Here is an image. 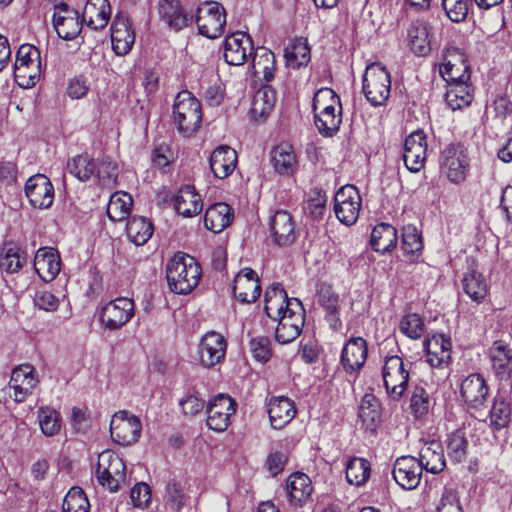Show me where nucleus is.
<instances>
[{"mask_svg":"<svg viewBox=\"0 0 512 512\" xmlns=\"http://www.w3.org/2000/svg\"><path fill=\"white\" fill-rule=\"evenodd\" d=\"M201 267L190 255L178 252L166 265L169 289L176 294H188L199 283Z\"/></svg>","mask_w":512,"mask_h":512,"instance_id":"f257e3e1","label":"nucleus"},{"mask_svg":"<svg viewBox=\"0 0 512 512\" xmlns=\"http://www.w3.org/2000/svg\"><path fill=\"white\" fill-rule=\"evenodd\" d=\"M314 123L324 137L336 134L342 123L339 97L331 89L319 90L313 98Z\"/></svg>","mask_w":512,"mask_h":512,"instance_id":"f03ea898","label":"nucleus"},{"mask_svg":"<svg viewBox=\"0 0 512 512\" xmlns=\"http://www.w3.org/2000/svg\"><path fill=\"white\" fill-rule=\"evenodd\" d=\"M202 122V110L199 100L189 91L179 92L173 104V123L185 137L192 136Z\"/></svg>","mask_w":512,"mask_h":512,"instance_id":"7ed1b4c3","label":"nucleus"},{"mask_svg":"<svg viewBox=\"0 0 512 512\" xmlns=\"http://www.w3.org/2000/svg\"><path fill=\"white\" fill-rule=\"evenodd\" d=\"M363 93L372 106H382L391 92L390 73L379 62L367 66L363 75Z\"/></svg>","mask_w":512,"mask_h":512,"instance_id":"20e7f679","label":"nucleus"},{"mask_svg":"<svg viewBox=\"0 0 512 512\" xmlns=\"http://www.w3.org/2000/svg\"><path fill=\"white\" fill-rule=\"evenodd\" d=\"M96 477L101 486L117 492L126 482V465L113 451H103L98 456Z\"/></svg>","mask_w":512,"mask_h":512,"instance_id":"39448f33","label":"nucleus"},{"mask_svg":"<svg viewBox=\"0 0 512 512\" xmlns=\"http://www.w3.org/2000/svg\"><path fill=\"white\" fill-rule=\"evenodd\" d=\"M382 378L387 395L393 400H400L407 390L410 371L402 357L392 355L385 358Z\"/></svg>","mask_w":512,"mask_h":512,"instance_id":"423d86ee","label":"nucleus"},{"mask_svg":"<svg viewBox=\"0 0 512 512\" xmlns=\"http://www.w3.org/2000/svg\"><path fill=\"white\" fill-rule=\"evenodd\" d=\"M275 339L280 344L294 341L302 332L305 322V310L301 301L294 299L288 303L287 311L276 320Z\"/></svg>","mask_w":512,"mask_h":512,"instance_id":"0eeeda50","label":"nucleus"},{"mask_svg":"<svg viewBox=\"0 0 512 512\" xmlns=\"http://www.w3.org/2000/svg\"><path fill=\"white\" fill-rule=\"evenodd\" d=\"M469 157L461 144H449L441 152L440 168L448 180L454 184L462 183L468 174Z\"/></svg>","mask_w":512,"mask_h":512,"instance_id":"6e6552de","label":"nucleus"},{"mask_svg":"<svg viewBox=\"0 0 512 512\" xmlns=\"http://www.w3.org/2000/svg\"><path fill=\"white\" fill-rule=\"evenodd\" d=\"M196 24L201 35L213 39L219 37L226 25L224 8L217 2H206L196 11Z\"/></svg>","mask_w":512,"mask_h":512,"instance_id":"1a4fd4ad","label":"nucleus"},{"mask_svg":"<svg viewBox=\"0 0 512 512\" xmlns=\"http://www.w3.org/2000/svg\"><path fill=\"white\" fill-rule=\"evenodd\" d=\"M362 198L354 185L342 186L334 197V212L344 225H353L360 213Z\"/></svg>","mask_w":512,"mask_h":512,"instance_id":"9d476101","label":"nucleus"},{"mask_svg":"<svg viewBox=\"0 0 512 512\" xmlns=\"http://www.w3.org/2000/svg\"><path fill=\"white\" fill-rule=\"evenodd\" d=\"M237 403L227 394L214 396L207 404V426L217 432L225 431L236 413Z\"/></svg>","mask_w":512,"mask_h":512,"instance_id":"9b49d317","label":"nucleus"},{"mask_svg":"<svg viewBox=\"0 0 512 512\" xmlns=\"http://www.w3.org/2000/svg\"><path fill=\"white\" fill-rule=\"evenodd\" d=\"M133 315V300L120 297L110 301L101 309L99 320L106 329L115 331L126 325Z\"/></svg>","mask_w":512,"mask_h":512,"instance_id":"f8f14e48","label":"nucleus"},{"mask_svg":"<svg viewBox=\"0 0 512 512\" xmlns=\"http://www.w3.org/2000/svg\"><path fill=\"white\" fill-rule=\"evenodd\" d=\"M53 26L60 38L72 40L80 34L83 20L77 10L59 3L54 7Z\"/></svg>","mask_w":512,"mask_h":512,"instance_id":"ddd939ff","label":"nucleus"},{"mask_svg":"<svg viewBox=\"0 0 512 512\" xmlns=\"http://www.w3.org/2000/svg\"><path fill=\"white\" fill-rule=\"evenodd\" d=\"M141 423L138 417H127L126 412L116 413L110 423L112 440L122 446L135 443L141 433Z\"/></svg>","mask_w":512,"mask_h":512,"instance_id":"4468645a","label":"nucleus"},{"mask_svg":"<svg viewBox=\"0 0 512 512\" xmlns=\"http://www.w3.org/2000/svg\"><path fill=\"white\" fill-rule=\"evenodd\" d=\"M25 195L34 208L47 209L54 201V186L44 174H35L25 183Z\"/></svg>","mask_w":512,"mask_h":512,"instance_id":"2eb2a0df","label":"nucleus"},{"mask_svg":"<svg viewBox=\"0 0 512 512\" xmlns=\"http://www.w3.org/2000/svg\"><path fill=\"white\" fill-rule=\"evenodd\" d=\"M427 156V136L422 130L409 134L404 142L403 160L406 168L419 172L425 164Z\"/></svg>","mask_w":512,"mask_h":512,"instance_id":"dca6fc26","label":"nucleus"},{"mask_svg":"<svg viewBox=\"0 0 512 512\" xmlns=\"http://www.w3.org/2000/svg\"><path fill=\"white\" fill-rule=\"evenodd\" d=\"M41 67L40 51L37 47L31 44H23L17 51L15 61V77L28 78L32 85L38 78Z\"/></svg>","mask_w":512,"mask_h":512,"instance_id":"f3484780","label":"nucleus"},{"mask_svg":"<svg viewBox=\"0 0 512 512\" xmlns=\"http://www.w3.org/2000/svg\"><path fill=\"white\" fill-rule=\"evenodd\" d=\"M253 51L252 39L244 32H234L224 41V59L229 65H243Z\"/></svg>","mask_w":512,"mask_h":512,"instance_id":"a211bd4d","label":"nucleus"},{"mask_svg":"<svg viewBox=\"0 0 512 512\" xmlns=\"http://www.w3.org/2000/svg\"><path fill=\"white\" fill-rule=\"evenodd\" d=\"M392 475L395 482L405 490H413L420 484L422 469L418 459L413 456L398 457L393 465Z\"/></svg>","mask_w":512,"mask_h":512,"instance_id":"6ab92c4d","label":"nucleus"},{"mask_svg":"<svg viewBox=\"0 0 512 512\" xmlns=\"http://www.w3.org/2000/svg\"><path fill=\"white\" fill-rule=\"evenodd\" d=\"M488 392L486 381L480 374H470L461 383L460 394L469 410L484 408Z\"/></svg>","mask_w":512,"mask_h":512,"instance_id":"aec40b11","label":"nucleus"},{"mask_svg":"<svg viewBox=\"0 0 512 512\" xmlns=\"http://www.w3.org/2000/svg\"><path fill=\"white\" fill-rule=\"evenodd\" d=\"M367 356L366 340L362 337H351L341 351L340 364L346 373L357 374L364 366Z\"/></svg>","mask_w":512,"mask_h":512,"instance_id":"412c9836","label":"nucleus"},{"mask_svg":"<svg viewBox=\"0 0 512 512\" xmlns=\"http://www.w3.org/2000/svg\"><path fill=\"white\" fill-rule=\"evenodd\" d=\"M226 347V340L220 333L207 332L199 344L201 364L209 368L220 363L225 357Z\"/></svg>","mask_w":512,"mask_h":512,"instance_id":"4be33fe9","label":"nucleus"},{"mask_svg":"<svg viewBox=\"0 0 512 512\" xmlns=\"http://www.w3.org/2000/svg\"><path fill=\"white\" fill-rule=\"evenodd\" d=\"M111 42L117 55H126L135 42V32L130 19L122 13L116 15L112 22Z\"/></svg>","mask_w":512,"mask_h":512,"instance_id":"5701e85b","label":"nucleus"},{"mask_svg":"<svg viewBox=\"0 0 512 512\" xmlns=\"http://www.w3.org/2000/svg\"><path fill=\"white\" fill-rule=\"evenodd\" d=\"M269 228L273 241L278 246H289L297 237L293 217L286 210H277L273 214Z\"/></svg>","mask_w":512,"mask_h":512,"instance_id":"b1692460","label":"nucleus"},{"mask_svg":"<svg viewBox=\"0 0 512 512\" xmlns=\"http://www.w3.org/2000/svg\"><path fill=\"white\" fill-rule=\"evenodd\" d=\"M233 293L242 303L255 302L261 294V286L256 272L251 268H244L234 279Z\"/></svg>","mask_w":512,"mask_h":512,"instance_id":"393cba45","label":"nucleus"},{"mask_svg":"<svg viewBox=\"0 0 512 512\" xmlns=\"http://www.w3.org/2000/svg\"><path fill=\"white\" fill-rule=\"evenodd\" d=\"M489 355L492 368L498 379L512 387V350L509 344L502 340L495 341L489 349Z\"/></svg>","mask_w":512,"mask_h":512,"instance_id":"a878e982","label":"nucleus"},{"mask_svg":"<svg viewBox=\"0 0 512 512\" xmlns=\"http://www.w3.org/2000/svg\"><path fill=\"white\" fill-rule=\"evenodd\" d=\"M37 383L33 366L23 364L14 368L9 381V387L14 391V400L18 403L23 402L32 393Z\"/></svg>","mask_w":512,"mask_h":512,"instance_id":"bb28decb","label":"nucleus"},{"mask_svg":"<svg viewBox=\"0 0 512 512\" xmlns=\"http://www.w3.org/2000/svg\"><path fill=\"white\" fill-rule=\"evenodd\" d=\"M34 268L39 277L45 282L54 280L61 269L58 250L52 247L39 248L34 257Z\"/></svg>","mask_w":512,"mask_h":512,"instance_id":"cd10ccee","label":"nucleus"},{"mask_svg":"<svg viewBox=\"0 0 512 512\" xmlns=\"http://www.w3.org/2000/svg\"><path fill=\"white\" fill-rule=\"evenodd\" d=\"M297 413L294 401L286 396L272 397L268 403V415L274 429H282Z\"/></svg>","mask_w":512,"mask_h":512,"instance_id":"c85d7f7f","label":"nucleus"},{"mask_svg":"<svg viewBox=\"0 0 512 512\" xmlns=\"http://www.w3.org/2000/svg\"><path fill=\"white\" fill-rule=\"evenodd\" d=\"M111 16V6L108 0H87L83 10L82 20L88 28L104 29Z\"/></svg>","mask_w":512,"mask_h":512,"instance_id":"c756f323","label":"nucleus"},{"mask_svg":"<svg viewBox=\"0 0 512 512\" xmlns=\"http://www.w3.org/2000/svg\"><path fill=\"white\" fill-rule=\"evenodd\" d=\"M209 162L214 176L219 179H224L235 170L237 165V153L230 146L221 145L212 152Z\"/></svg>","mask_w":512,"mask_h":512,"instance_id":"7c9ffc66","label":"nucleus"},{"mask_svg":"<svg viewBox=\"0 0 512 512\" xmlns=\"http://www.w3.org/2000/svg\"><path fill=\"white\" fill-rule=\"evenodd\" d=\"M427 362L432 367H439L451 359V340L444 334H434L424 341Z\"/></svg>","mask_w":512,"mask_h":512,"instance_id":"2f4dec72","label":"nucleus"},{"mask_svg":"<svg viewBox=\"0 0 512 512\" xmlns=\"http://www.w3.org/2000/svg\"><path fill=\"white\" fill-rule=\"evenodd\" d=\"M408 41L411 51L416 56H427L431 52L430 26L423 20H414L408 30Z\"/></svg>","mask_w":512,"mask_h":512,"instance_id":"473e14b6","label":"nucleus"},{"mask_svg":"<svg viewBox=\"0 0 512 512\" xmlns=\"http://www.w3.org/2000/svg\"><path fill=\"white\" fill-rule=\"evenodd\" d=\"M318 302L325 310V318L329 323V326L334 330L338 331L342 322L339 318V296L336 294L331 285L322 283L317 290Z\"/></svg>","mask_w":512,"mask_h":512,"instance_id":"72a5a7b5","label":"nucleus"},{"mask_svg":"<svg viewBox=\"0 0 512 512\" xmlns=\"http://www.w3.org/2000/svg\"><path fill=\"white\" fill-rule=\"evenodd\" d=\"M418 463L421 469L427 472L438 474L446 466L444 451L441 444L437 441L425 442L419 452Z\"/></svg>","mask_w":512,"mask_h":512,"instance_id":"f704fd0d","label":"nucleus"},{"mask_svg":"<svg viewBox=\"0 0 512 512\" xmlns=\"http://www.w3.org/2000/svg\"><path fill=\"white\" fill-rule=\"evenodd\" d=\"M174 208L178 214L184 217L198 215L203 208L200 195L191 185L181 187L174 197Z\"/></svg>","mask_w":512,"mask_h":512,"instance_id":"c9c22d12","label":"nucleus"},{"mask_svg":"<svg viewBox=\"0 0 512 512\" xmlns=\"http://www.w3.org/2000/svg\"><path fill=\"white\" fill-rule=\"evenodd\" d=\"M233 219V209L224 202H218L212 204L206 210L204 224L213 233H220L232 223Z\"/></svg>","mask_w":512,"mask_h":512,"instance_id":"e433bc0d","label":"nucleus"},{"mask_svg":"<svg viewBox=\"0 0 512 512\" xmlns=\"http://www.w3.org/2000/svg\"><path fill=\"white\" fill-rule=\"evenodd\" d=\"M295 298H288L287 292L280 283L272 284L265 292L264 311L273 321L287 311L288 303Z\"/></svg>","mask_w":512,"mask_h":512,"instance_id":"4c0bfd02","label":"nucleus"},{"mask_svg":"<svg viewBox=\"0 0 512 512\" xmlns=\"http://www.w3.org/2000/svg\"><path fill=\"white\" fill-rule=\"evenodd\" d=\"M271 163L276 172L281 175H292L297 166V159L293 147L288 143L275 146L270 153Z\"/></svg>","mask_w":512,"mask_h":512,"instance_id":"58836bf2","label":"nucleus"},{"mask_svg":"<svg viewBox=\"0 0 512 512\" xmlns=\"http://www.w3.org/2000/svg\"><path fill=\"white\" fill-rule=\"evenodd\" d=\"M370 244L376 252L392 251L397 245L396 228L388 223L377 224L371 232Z\"/></svg>","mask_w":512,"mask_h":512,"instance_id":"ea45409f","label":"nucleus"},{"mask_svg":"<svg viewBox=\"0 0 512 512\" xmlns=\"http://www.w3.org/2000/svg\"><path fill=\"white\" fill-rule=\"evenodd\" d=\"M158 12L161 19L172 29L180 30L187 26V16L179 0H159Z\"/></svg>","mask_w":512,"mask_h":512,"instance_id":"a19ab883","label":"nucleus"},{"mask_svg":"<svg viewBox=\"0 0 512 512\" xmlns=\"http://www.w3.org/2000/svg\"><path fill=\"white\" fill-rule=\"evenodd\" d=\"M27 258L21 248L14 242H5L0 252V268L7 273H17L26 263Z\"/></svg>","mask_w":512,"mask_h":512,"instance_id":"79ce46f5","label":"nucleus"},{"mask_svg":"<svg viewBox=\"0 0 512 512\" xmlns=\"http://www.w3.org/2000/svg\"><path fill=\"white\" fill-rule=\"evenodd\" d=\"M312 489L310 478L304 473L293 474L287 480L286 492L291 503L305 502L311 495Z\"/></svg>","mask_w":512,"mask_h":512,"instance_id":"37998d69","label":"nucleus"},{"mask_svg":"<svg viewBox=\"0 0 512 512\" xmlns=\"http://www.w3.org/2000/svg\"><path fill=\"white\" fill-rule=\"evenodd\" d=\"M252 69L255 76L262 75L266 83L270 82L276 70L274 53L263 47L256 49L252 59Z\"/></svg>","mask_w":512,"mask_h":512,"instance_id":"c03bdc74","label":"nucleus"},{"mask_svg":"<svg viewBox=\"0 0 512 512\" xmlns=\"http://www.w3.org/2000/svg\"><path fill=\"white\" fill-rule=\"evenodd\" d=\"M153 230L151 221L142 216H133L126 224L127 236L137 246L144 245L151 238Z\"/></svg>","mask_w":512,"mask_h":512,"instance_id":"a18cd8bd","label":"nucleus"},{"mask_svg":"<svg viewBox=\"0 0 512 512\" xmlns=\"http://www.w3.org/2000/svg\"><path fill=\"white\" fill-rule=\"evenodd\" d=\"M276 101L275 91L271 86L264 85L258 89L252 98L250 112L253 117H266L274 108Z\"/></svg>","mask_w":512,"mask_h":512,"instance_id":"49530a36","label":"nucleus"},{"mask_svg":"<svg viewBox=\"0 0 512 512\" xmlns=\"http://www.w3.org/2000/svg\"><path fill=\"white\" fill-rule=\"evenodd\" d=\"M463 290L471 300L476 303L482 302L487 295V284L482 274L473 267L465 273L463 279Z\"/></svg>","mask_w":512,"mask_h":512,"instance_id":"de8ad7c7","label":"nucleus"},{"mask_svg":"<svg viewBox=\"0 0 512 512\" xmlns=\"http://www.w3.org/2000/svg\"><path fill=\"white\" fill-rule=\"evenodd\" d=\"M371 475L370 462L361 457L351 458L346 465V479L355 486L364 485Z\"/></svg>","mask_w":512,"mask_h":512,"instance_id":"09e8293b","label":"nucleus"},{"mask_svg":"<svg viewBox=\"0 0 512 512\" xmlns=\"http://www.w3.org/2000/svg\"><path fill=\"white\" fill-rule=\"evenodd\" d=\"M67 169L78 180L85 182L95 175L96 163L87 153L80 154L68 161Z\"/></svg>","mask_w":512,"mask_h":512,"instance_id":"8fccbe9b","label":"nucleus"},{"mask_svg":"<svg viewBox=\"0 0 512 512\" xmlns=\"http://www.w3.org/2000/svg\"><path fill=\"white\" fill-rule=\"evenodd\" d=\"M401 248L403 254L410 260L415 261L422 252V236L415 226L408 225L403 228Z\"/></svg>","mask_w":512,"mask_h":512,"instance_id":"3c124183","label":"nucleus"},{"mask_svg":"<svg viewBox=\"0 0 512 512\" xmlns=\"http://www.w3.org/2000/svg\"><path fill=\"white\" fill-rule=\"evenodd\" d=\"M133 204L132 197L127 193L116 192L110 197L107 205V215L114 222L122 221L128 217Z\"/></svg>","mask_w":512,"mask_h":512,"instance_id":"603ef678","label":"nucleus"},{"mask_svg":"<svg viewBox=\"0 0 512 512\" xmlns=\"http://www.w3.org/2000/svg\"><path fill=\"white\" fill-rule=\"evenodd\" d=\"M473 99L468 82L454 83L448 86L445 100L452 110L468 106Z\"/></svg>","mask_w":512,"mask_h":512,"instance_id":"864d4df0","label":"nucleus"},{"mask_svg":"<svg viewBox=\"0 0 512 512\" xmlns=\"http://www.w3.org/2000/svg\"><path fill=\"white\" fill-rule=\"evenodd\" d=\"M287 66L297 69L310 61V48L306 41L296 39L285 49Z\"/></svg>","mask_w":512,"mask_h":512,"instance_id":"5fc2aeb1","label":"nucleus"},{"mask_svg":"<svg viewBox=\"0 0 512 512\" xmlns=\"http://www.w3.org/2000/svg\"><path fill=\"white\" fill-rule=\"evenodd\" d=\"M359 417L366 429L375 430L380 422L381 413L379 404L373 395L367 394L363 397L359 409Z\"/></svg>","mask_w":512,"mask_h":512,"instance_id":"6e6d98bb","label":"nucleus"},{"mask_svg":"<svg viewBox=\"0 0 512 512\" xmlns=\"http://www.w3.org/2000/svg\"><path fill=\"white\" fill-rule=\"evenodd\" d=\"M468 441L463 430H456L448 435L447 453L451 460L460 463L466 459Z\"/></svg>","mask_w":512,"mask_h":512,"instance_id":"4d7b16f0","label":"nucleus"},{"mask_svg":"<svg viewBox=\"0 0 512 512\" xmlns=\"http://www.w3.org/2000/svg\"><path fill=\"white\" fill-rule=\"evenodd\" d=\"M409 406L415 418L426 416L431 407L430 393L422 386H414L411 392Z\"/></svg>","mask_w":512,"mask_h":512,"instance_id":"13d9d810","label":"nucleus"},{"mask_svg":"<svg viewBox=\"0 0 512 512\" xmlns=\"http://www.w3.org/2000/svg\"><path fill=\"white\" fill-rule=\"evenodd\" d=\"M511 414L512 409L510 403L502 396H497L490 410L491 424L494 428L502 429L507 427L511 421Z\"/></svg>","mask_w":512,"mask_h":512,"instance_id":"bf43d9fd","label":"nucleus"},{"mask_svg":"<svg viewBox=\"0 0 512 512\" xmlns=\"http://www.w3.org/2000/svg\"><path fill=\"white\" fill-rule=\"evenodd\" d=\"M90 503L80 487H72L63 500L64 512H89Z\"/></svg>","mask_w":512,"mask_h":512,"instance_id":"052dcab7","label":"nucleus"},{"mask_svg":"<svg viewBox=\"0 0 512 512\" xmlns=\"http://www.w3.org/2000/svg\"><path fill=\"white\" fill-rule=\"evenodd\" d=\"M39 425L42 433L47 437L56 435L61 427L59 413L49 407L40 408L38 411Z\"/></svg>","mask_w":512,"mask_h":512,"instance_id":"680f3d73","label":"nucleus"},{"mask_svg":"<svg viewBox=\"0 0 512 512\" xmlns=\"http://www.w3.org/2000/svg\"><path fill=\"white\" fill-rule=\"evenodd\" d=\"M165 500L169 507L176 512H179L185 506L187 496L180 482L172 479L167 483L165 488Z\"/></svg>","mask_w":512,"mask_h":512,"instance_id":"e2e57ef3","label":"nucleus"},{"mask_svg":"<svg viewBox=\"0 0 512 512\" xmlns=\"http://www.w3.org/2000/svg\"><path fill=\"white\" fill-rule=\"evenodd\" d=\"M453 65V63L444 62L440 67V74L448 86L454 83L468 82L470 80L469 65L456 67Z\"/></svg>","mask_w":512,"mask_h":512,"instance_id":"0e129e2a","label":"nucleus"},{"mask_svg":"<svg viewBox=\"0 0 512 512\" xmlns=\"http://www.w3.org/2000/svg\"><path fill=\"white\" fill-rule=\"evenodd\" d=\"M327 195L320 189L312 191V196L306 201L304 210L313 219H321L326 210Z\"/></svg>","mask_w":512,"mask_h":512,"instance_id":"69168bd1","label":"nucleus"},{"mask_svg":"<svg viewBox=\"0 0 512 512\" xmlns=\"http://www.w3.org/2000/svg\"><path fill=\"white\" fill-rule=\"evenodd\" d=\"M400 330L411 339H419L424 333L422 318L416 314H408L400 321Z\"/></svg>","mask_w":512,"mask_h":512,"instance_id":"338daca9","label":"nucleus"},{"mask_svg":"<svg viewBox=\"0 0 512 512\" xmlns=\"http://www.w3.org/2000/svg\"><path fill=\"white\" fill-rule=\"evenodd\" d=\"M118 174L117 164L109 157H103L98 166L96 165L95 175L98 177L102 185L110 186L116 181Z\"/></svg>","mask_w":512,"mask_h":512,"instance_id":"774afa93","label":"nucleus"}]
</instances>
